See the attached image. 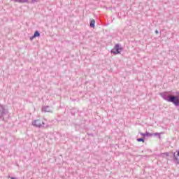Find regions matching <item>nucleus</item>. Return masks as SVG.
<instances>
[{
	"label": "nucleus",
	"instance_id": "6",
	"mask_svg": "<svg viewBox=\"0 0 179 179\" xmlns=\"http://www.w3.org/2000/svg\"><path fill=\"white\" fill-rule=\"evenodd\" d=\"M42 111L43 113H52V108L49 106L42 107Z\"/></svg>",
	"mask_w": 179,
	"mask_h": 179
},
{
	"label": "nucleus",
	"instance_id": "15",
	"mask_svg": "<svg viewBox=\"0 0 179 179\" xmlns=\"http://www.w3.org/2000/svg\"><path fill=\"white\" fill-rule=\"evenodd\" d=\"M10 179H17L15 177H10Z\"/></svg>",
	"mask_w": 179,
	"mask_h": 179
},
{
	"label": "nucleus",
	"instance_id": "8",
	"mask_svg": "<svg viewBox=\"0 0 179 179\" xmlns=\"http://www.w3.org/2000/svg\"><path fill=\"white\" fill-rule=\"evenodd\" d=\"M95 24H96V20H92L90 21V27L94 28Z\"/></svg>",
	"mask_w": 179,
	"mask_h": 179
},
{
	"label": "nucleus",
	"instance_id": "4",
	"mask_svg": "<svg viewBox=\"0 0 179 179\" xmlns=\"http://www.w3.org/2000/svg\"><path fill=\"white\" fill-rule=\"evenodd\" d=\"M13 2H17L18 3H27V2H29V0H10ZM37 2V0H31L29 1V3H36Z\"/></svg>",
	"mask_w": 179,
	"mask_h": 179
},
{
	"label": "nucleus",
	"instance_id": "3",
	"mask_svg": "<svg viewBox=\"0 0 179 179\" xmlns=\"http://www.w3.org/2000/svg\"><path fill=\"white\" fill-rule=\"evenodd\" d=\"M32 125L34 127H36V128H41L42 127H44V125H45V123L40 120H36L32 121Z\"/></svg>",
	"mask_w": 179,
	"mask_h": 179
},
{
	"label": "nucleus",
	"instance_id": "2",
	"mask_svg": "<svg viewBox=\"0 0 179 179\" xmlns=\"http://www.w3.org/2000/svg\"><path fill=\"white\" fill-rule=\"evenodd\" d=\"M121 51H122V47L118 43L115 45L113 49H111L110 52L113 54V55H117V54H121Z\"/></svg>",
	"mask_w": 179,
	"mask_h": 179
},
{
	"label": "nucleus",
	"instance_id": "5",
	"mask_svg": "<svg viewBox=\"0 0 179 179\" xmlns=\"http://www.w3.org/2000/svg\"><path fill=\"white\" fill-rule=\"evenodd\" d=\"M1 120H3L4 118V115H7V117H9V115H8V110L5 109V108H3V106H1Z\"/></svg>",
	"mask_w": 179,
	"mask_h": 179
},
{
	"label": "nucleus",
	"instance_id": "7",
	"mask_svg": "<svg viewBox=\"0 0 179 179\" xmlns=\"http://www.w3.org/2000/svg\"><path fill=\"white\" fill-rule=\"evenodd\" d=\"M140 135H141V136H148V137H150V136H153V134L146 131L145 133H140Z\"/></svg>",
	"mask_w": 179,
	"mask_h": 179
},
{
	"label": "nucleus",
	"instance_id": "10",
	"mask_svg": "<svg viewBox=\"0 0 179 179\" xmlns=\"http://www.w3.org/2000/svg\"><path fill=\"white\" fill-rule=\"evenodd\" d=\"M137 142H145V138H137Z\"/></svg>",
	"mask_w": 179,
	"mask_h": 179
},
{
	"label": "nucleus",
	"instance_id": "13",
	"mask_svg": "<svg viewBox=\"0 0 179 179\" xmlns=\"http://www.w3.org/2000/svg\"><path fill=\"white\" fill-rule=\"evenodd\" d=\"M163 134V132H161L160 134H159V135H158L157 136H158V138H159V139H162V134Z\"/></svg>",
	"mask_w": 179,
	"mask_h": 179
},
{
	"label": "nucleus",
	"instance_id": "11",
	"mask_svg": "<svg viewBox=\"0 0 179 179\" xmlns=\"http://www.w3.org/2000/svg\"><path fill=\"white\" fill-rule=\"evenodd\" d=\"M160 133H154V134H152V136H158L159 135Z\"/></svg>",
	"mask_w": 179,
	"mask_h": 179
},
{
	"label": "nucleus",
	"instance_id": "1",
	"mask_svg": "<svg viewBox=\"0 0 179 179\" xmlns=\"http://www.w3.org/2000/svg\"><path fill=\"white\" fill-rule=\"evenodd\" d=\"M176 94L178 96L173 95L172 91L159 93V96H161L164 100H166L168 103H173L175 107H179V91L176 92Z\"/></svg>",
	"mask_w": 179,
	"mask_h": 179
},
{
	"label": "nucleus",
	"instance_id": "9",
	"mask_svg": "<svg viewBox=\"0 0 179 179\" xmlns=\"http://www.w3.org/2000/svg\"><path fill=\"white\" fill-rule=\"evenodd\" d=\"M34 37H40V32L38 31H36L34 34Z\"/></svg>",
	"mask_w": 179,
	"mask_h": 179
},
{
	"label": "nucleus",
	"instance_id": "12",
	"mask_svg": "<svg viewBox=\"0 0 179 179\" xmlns=\"http://www.w3.org/2000/svg\"><path fill=\"white\" fill-rule=\"evenodd\" d=\"M34 38H36V36H34V35H33L32 36H31L30 38H29V39L31 40V41H33V39Z\"/></svg>",
	"mask_w": 179,
	"mask_h": 179
},
{
	"label": "nucleus",
	"instance_id": "14",
	"mask_svg": "<svg viewBox=\"0 0 179 179\" xmlns=\"http://www.w3.org/2000/svg\"><path fill=\"white\" fill-rule=\"evenodd\" d=\"M155 34H159V31L158 30H155Z\"/></svg>",
	"mask_w": 179,
	"mask_h": 179
}]
</instances>
